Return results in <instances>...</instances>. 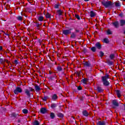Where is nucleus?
Masks as SVG:
<instances>
[{
    "instance_id": "obj_1",
    "label": "nucleus",
    "mask_w": 125,
    "mask_h": 125,
    "mask_svg": "<svg viewBox=\"0 0 125 125\" xmlns=\"http://www.w3.org/2000/svg\"><path fill=\"white\" fill-rule=\"evenodd\" d=\"M102 4L106 8L108 7H114L115 6V3H112L111 1H102Z\"/></svg>"
},
{
    "instance_id": "obj_2",
    "label": "nucleus",
    "mask_w": 125,
    "mask_h": 125,
    "mask_svg": "<svg viewBox=\"0 0 125 125\" xmlns=\"http://www.w3.org/2000/svg\"><path fill=\"white\" fill-rule=\"evenodd\" d=\"M32 91H34V89H33V88L31 87H28V88L25 89L24 90V92L25 94H26V95L28 96V97H30V96H31V92Z\"/></svg>"
},
{
    "instance_id": "obj_3",
    "label": "nucleus",
    "mask_w": 125,
    "mask_h": 125,
    "mask_svg": "<svg viewBox=\"0 0 125 125\" xmlns=\"http://www.w3.org/2000/svg\"><path fill=\"white\" fill-rule=\"evenodd\" d=\"M21 92H22V89L19 87H17L14 90V93L15 94H18V93H21Z\"/></svg>"
},
{
    "instance_id": "obj_4",
    "label": "nucleus",
    "mask_w": 125,
    "mask_h": 125,
    "mask_svg": "<svg viewBox=\"0 0 125 125\" xmlns=\"http://www.w3.org/2000/svg\"><path fill=\"white\" fill-rule=\"evenodd\" d=\"M102 81L104 85H105V86H108V85L110 84L109 82H108L107 80L104 79V78H103V79H102Z\"/></svg>"
},
{
    "instance_id": "obj_5",
    "label": "nucleus",
    "mask_w": 125,
    "mask_h": 125,
    "mask_svg": "<svg viewBox=\"0 0 125 125\" xmlns=\"http://www.w3.org/2000/svg\"><path fill=\"white\" fill-rule=\"evenodd\" d=\"M71 33H72V31H70V30H62V34H63V35H64L65 36H67V35L71 34Z\"/></svg>"
},
{
    "instance_id": "obj_6",
    "label": "nucleus",
    "mask_w": 125,
    "mask_h": 125,
    "mask_svg": "<svg viewBox=\"0 0 125 125\" xmlns=\"http://www.w3.org/2000/svg\"><path fill=\"white\" fill-rule=\"evenodd\" d=\"M95 47H96L97 49H101L102 48V45L100 44V42H97L95 44Z\"/></svg>"
},
{
    "instance_id": "obj_7",
    "label": "nucleus",
    "mask_w": 125,
    "mask_h": 125,
    "mask_svg": "<svg viewBox=\"0 0 125 125\" xmlns=\"http://www.w3.org/2000/svg\"><path fill=\"white\" fill-rule=\"evenodd\" d=\"M83 65L84 67H87L88 68L91 67V63L89 62H84Z\"/></svg>"
},
{
    "instance_id": "obj_8",
    "label": "nucleus",
    "mask_w": 125,
    "mask_h": 125,
    "mask_svg": "<svg viewBox=\"0 0 125 125\" xmlns=\"http://www.w3.org/2000/svg\"><path fill=\"white\" fill-rule=\"evenodd\" d=\"M119 24L121 27H124V26L125 25V20L124 19L120 20Z\"/></svg>"
},
{
    "instance_id": "obj_9",
    "label": "nucleus",
    "mask_w": 125,
    "mask_h": 125,
    "mask_svg": "<svg viewBox=\"0 0 125 125\" xmlns=\"http://www.w3.org/2000/svg\"><path fill=\"white\" fill-rule=\"evenodd\" d=\"M112 25L115 27V28H119V26H120V23H119V21H116L112 22Z\"/></svg>"
},
{
    "instance_id": "obj_10",
    "label": "nucleus",
    "mask_w": 125,
    "mask_h": 125,
    "mask_svg": "<svg viewBox=\"0 0 125 125\" xmlns=\"http://www.w3.org/2000/svg\"><path fill=\"white\" fill-rule=\"evenodd\" d=\"M112 104L114 106H116V107H119V103L117 102V100H114L112 101Z\"/></svg>"
},
{
    "instance_id": "obj_11",
    "label": "nucleus",
    "mask_w": 125,
    "mask_h": 125,
    "mask_svg": "<svg viewBox=\"0 0 125 125\" xmlns=\"http://www.w3.org/2000/svg\"><path fill=\"white\" fill-rule=\"evenodd\" d=\"M47 112V109L46 108L43 107L41 109V113L42 114H45Z\"/></svg>"
},
{
    "instance_id": "obj_12",
    "label": "nucleus",
    "mask_w": 125,
    "mask_h": 125,
    "mask_svg": "<svg viewBox=\"0 0 125 125\" xmlns=\"http://www.w3.org/2000/svg\"><path fill=\"white\" fill-rule=\"evenodd\" d=\"M58 99V97L57 96V95L56 94H54L52 96V100H54V101H55V100H57Z\"/></svg>"
},
{
    "instance_id": "obj_13",
    "label": "nucleus",
    "mask_w": 125,
    "mask_h": 125,
    "mask_svg": "<svg viewBox=\"0 0 125 125\" xmlns=\"http://www.w3.org/2000/svg\"><path fill=\"white\" fill-rule=\"evenodd\" d=\"M83 116H84V117H88L89 113H88L87 111L85 110H83Z\"/></svg>"
},
{
    "instance_id": "obj_14",
    "label": "nucleus",
    "mask_w": 125,
    "mask_h": 125,
    "mask_svg": "<svg viewBox=\"0 0 125 125\" xmlns=\"http://www.w3.org/2000/svg\"><path fill=\"white\" fill-rule=\"evenodd\" d=\"M106 63H107V65H108L109 66H113V65H114V62H113L110 60H107L106 61Z\"/></svg>"
},
{
    "instance_id": "obj_15",
    "label": "nucleus",
    "mask_w": 125,
    "mask_h": 125,
    "mask_svg": "<svg viewBox=\"0 0 125 125\" xmlns=\"http://www.w3.org/2000/svg\"><path fill=\"white\" fill-rule=\"evenodd\" d=\"M37 19L38 21H40V22H42V21H43V17L42 16H38L37 17Z\"/></svg>"
},
{
    "instance_id": "obj_16",
    "label": "nucleus",
    "mask_w": 125,
    "mask_h": 125,
    "mask_svg": "<svg viewBox=\"0 0 125 125\" xmlns=\"http://www.w3.org/2000/svg\"><path fill=\"white\" fill-rule=\"evenodd\" d=\"M97 90L98 92H103L104 90L101 88V87L98 86H97Z\"/></svg>"
},
{
    "instance_id": "obj_17",
    "label": "nucleus",
    "mask_w": 125,
    "mask_h": 125,
    "mask_svg": "<svg viewBox=\"0 0 125 125\" xmlns=\"http://www.w3.org/2000/svg\"><path fill=\"white\" fill-rule=\"evenodd\" d=\"M35 90H36V91H37V92H39V91H40V90H41V89L40 86H39L38 85H36L35 86Z\"/></svg>"
},
{
    "instance_id": "obj_18",
    "label": "nucleus",
    "mask_w": 125,
    "mask_h": 125,
    "mask_svg": "<svg viewBox=\"0 0 125 125\" xmlns=\"http://www.w3.org/2000/svg\"><path fill=\"white\" fill-rule=\"evenodd\" d=\"M50 118L52 119L53 120L55 118V114L53 112H51L50 114Z\"/></svg>"
},
{
    "instance_id": "obj_19",
    "label": "nucleus",
    "mask_w": 125,
    "mask_h": 125,
    "mask_svg": "<svg viewBox=\"0 0 125 125\" xmlns=\"http://www.w3.org/2000/svg\"><path fill=\"white\" fill-rule=\"evenodd\" d=\"M57 116L59 118H64V114H63V113H61V112H58L57 114Z\"/></svg>"
},
{
    "instance_id": "obj_20",
    "label": "nucleus",
    "mask_w": 125,
    "mask_h": 125,
    "mask_svg": "<svg viewBox=\"0 0 125 125\" xmlns=\"http://www.w3.org/2000/svg\"><path fill=\"white\" fill-rule=\"evenodd\" d=\"M90 17L93 18V17H95V13H94V12H93V11H91L90 12Z\"/></svg>"
},
{
    "instance_id": "obj_21",
    "label": "nucleus",
    "mask_w": 125,
    "mask_h": 125,
    "mask_svg": "<svg viewBox=\"0 0 125 125\" xmlns=\"http://www.w3.org/2000/svg\"><path fill=\"white\" fill-rule=\"evenodd\" d=\"M76 37H77V35L75 33V32H72L70 36V38L76 39Z\"/></svg>"
},
{
    "instance_id": "obj_22",
    "label": "nucleus",
    "mask_w": 125,
    "mask_h": 125,
    "mask_svg": "<svg viewBox=\"0 0 125 125\" xmlns=\"http://www.w3.org/2000/svg\"><path fill=\"white\" fill-rule=\"evenodd\" d=\"M97 125H105V122L98 121L97 123Z\"/></svg>"
},
{
    "instance_id": "obj_23",
    "label": "nucleus",
    "mask_w": 125,
    "mask_h": 125,
    "mask_svg": "<svg viewBox=\"0 0 125 125\" xmlns=\"http://www.w3.org/2000/svg\"><path fill=\"white\" fill-rule=\"evenodd\" d=\"M116 93H117V95L118 96V97H119L120 98V97H121V91L120 90H116Z\"/></svg>"
},
{
    "instance_id": "obj_24",
    "label": "nucleus",
    "mask_w": 125,
    "mask_h": 125,
    "mask_svg": "<svg viewBox=\"0 0 125 125\" xmlns=\"http://www.w3.org/2000/svg\"><path fill=\"white\" fill-rule=\"evenodd\" d=\"M103 79H104V80H107V79H109V75L106 74L105 76H102V80H103Z\"/></svg>"
},
{
    "instance_id": "obj_25",
    "label": "nucleus",
    "mask_w": 125,
    "mask_h": 125,
    "mask_svg": "<svg viewBox=\"0 0 125 125\" xmlns=\"http://www.w3.org/2000/svg\"><path fill=\"white\" fill-rule=\"evenodd\" d=\"M57 107V104L53 103L51 104V108L52 109H54L55 108H56Z\"/></svg>"
},
{
    "instance_id": "obj_26",
    "label": "nucleus",
    "mask_w": 125,
    "mask_h": 125,
    "mask_svg": "<svg viewBox=\"0 0 125 125\" xmlns=\"http://www.w3.org/2000/svg\"><path fill=\"white\" fill-rule=\"evenodd\" d=\"M82 82L83 83H84V84H86V82H88V79H86V78H84L82 80Z\"/></svg>"
},
{
    "instance_id": "obj_27",
    "label": "nucleus",
    "mask_w": 125,
    "mask_h": 125,
    "mask_svg": "<svg viewBox=\"0 0 125 125\" xmlns=\"http://www.w3.org/2000/svg\"><path fill=\"white\" fill-rule=\"evenodd\" d=\"M22 113H23V114H28L29 113V110L27 109H24L22 110Z\"/></svg>"
},
{
    "instance_id": "obj_28",
    "label": "nucleus",
    "mask_w": 125,
    "mask_h": 125,
    "mask_svg": "<svg viewBox=\"0 0 125 125\" xmlns=\"http://www.w3.org/2000/svg\"><path fill=\"white\" fill-rule=\"evenodd\" d=\"M104 42H105V43H109V42H110V41H109V40H108V39L104 38Z\"/></svg>"
},
{
    "instance_id": "obj_29",
    "label": "nucleus",
    "mask_w": 125,
    "mask_h": 125,
    "mask_svg": "<svg viewBox=\"0 0 125 125\" xmlns=\"http://www.w3.org/2000/svg\"><path fill=\"white\" fill-rule=\"evenodd\" d=\"M96 46H94V47H92L91 48V50L93 52H95V51H96Z\"/></svg>"
},
{
    "instance_id": "obj_30",
    "label": "nucleus",
    "mask_w": 125,
    "mask_h": 125,
    "mask_svg": "<svg viewBox=\"0 0 125 125\" xmlns=\"http://www.w3.org/2000/svg\"><path fill=\"white\" fill-rule=\"evenodd\" d=\"M106 33L107 35H112V34H113V33L112 32V31H111V30L110 29H108L106 31Z\"/></svg>"
},
{
    "instance_id": "obj_31",
    "label": "nucleus",
    "mask_w": 125,
    "mask_h": 125,
    "mask_svg": "<svg viewBox=\"0 0 125 125\" xmlns=\"http://www.w3.org/2000/svg\"><path fill=\"white\" fill-rule=\"evenodd\" d=\"M57 13L59 16H61V15H62V12H61V10H58L57 11Z\"/></svg>"
},
{
    "instance_id": "obj_32",
    "label": "nucleus",
    "mask_w": 125,
    "mask_h": 125,
    "mask_svg": "<svg viewBox=\"0 0 125 125\" xmlns=\"http://www.w3.org/2000/svg\"><path fill=\"white\" fill-rule=\"evenodd\" d=\"M109 57L110 58V59L111 60H112V59H113L114 58H115V55L111 54L110 55Z\"/></svg>"
},
{
    "instance_id": "obj_33",
    "label": "nucleus",
    "mask_w": 125,
    "mask_h": 125,
    "mask_svg": "<svg viewBox=\"0 0 125 125\" xmlns=\"http://www.w3.org/2000/svg\"><path fill=\"white\" fill-rule=\"evenodd\" d=\"M33 125H40V123H39V121L36 120L34 121Z\"/></svg>"
},
{
    "instance_id": "obj_34",
    "label": "nucleus",
    "mask_w": 125,
    "mask_h": 125,
    "mask_svg": "<svg viewBox=\"0 0 125 125\" xmlns=\"http://www.w3.org/2000/svg\"><path fill=\"white\" fill-rule=\"evenodd\" d=\"M99 53V56L100 57H103V56H104V53H103V52L100 51Z\"/></svg>"
},
{
    "instance_id": "obj_35",
    "label": "nucleus",
    "mask_w": 125,
    "mask_h": 125,
    "mask_svg": "<svg viewBox=\"0 0 125 125\" xmlns=\"http://www.w3.org/2000/svg\"><path fill=\"white\" fill-rule=\"evenodd\" d=\"M115 6L116 7H119V6H121V4L119 2H115Z\"/></svg>"
},
{
    "instance_id": "obj_36",
    "label": "nucleus",
    "mask_w": 125,
    "mask_h": 125,
    "mask_svg": "<svg viewBox=\"0 0 125 125\" xmlns=\"http://www.w3.org/2000/svg\"><path fill=\"white\" fill-rule=\"evenodd\" d=\"M119 16L120 17H121V18H124V14L122 13H120V14H119Z\"/></svg>"
},
{
    "instance_id": "obj_37",
    "label": "nucleus",
    "mask_w": 125,
    "mask_h": 125,
    "mask_svg": "<svg viewBox=\"0 0 125 125\" xmlns=\"http://www.w3.org/2000/svg\"><path fill=\"white\" fill-rule=\"evenodd\" d=\"M75 17L77 18L78 20H81V17L79 15H75Z\"/></svg>"
},
{
    "instance_id": "obj_38",
    "label": "nucleus",
    "mask_w": 125,
    "mask_h": 125,
    "mask_svg": "<svg viewBox=\"0 0 125 125\" xmlns=\"http://www.w3.org/2000/svg\"><path fill=\"white\" fill-rule=\"evenodd\" d=\"M17 19H18V20H19L20 21H22V17L19 16L17 17Z\"/></svg>"
},
{
    "instance_id": "obj_39",
    "label": "nucleus",
    "mask_w": 125,
    "mask_h": 125,
    "mask_svg": "<svg viewBox=\"0 0 125 125\" xmlns=\"http://www.w3.org/2000/svg\"><path fill=\"white\" fill-rule=\"evenodd\" d=\"M57 70H58V71H59L60 72V71H62V67H61V66H58Z\"/></svg>"
},
{
    "instance_id": "obj_40",
    "label": "nucleus",
    "mask_w": 125,
    "mask_h": 125,
    "mask_svg": "<svg viewBox=\"0 0 125 125\" xmlns=\"http://www.w3.org/2000/svg\"><path fill=\"white\" fill-rule=\"evenodd\" d=\"M42 100H43V101H46V100H47V96H44L42 98Z\"/></svg>"
},
{
    "instance_id": "obj_41",
    "label": "nucleus",
    "mask_w": 125,
    "mask_h": 125,
    "mask_svg": "<svg viewBox=\"0 0 125 125\" xmlns=\"http://www.w3.org/2000/svg\"><path fill=\"white\" fill-rule=\"evenodd\" d=\"M55 8H56V9L59 8V4H56L55 5Z\"/></svg>"
},
{
    "instance_id": "obj_42",
    "label": "nucleus",
    "mask_w": 125,
    "mask_h": 125,
    "mask_svg": "<svg viewBox=\"0 0 125 125\" xmlns=\"http://www.w3.org/2000/svg\"><path fill=\"white\" fill-rule=\"evenodd\" d=\"M14 63L16 64L17 65L18 64V61H17V60H16L14 61Z\"/></svg>"
},
{
    "instance_id": "obj_43",
    "label": "nucleus",
    "mask_w": 125,
    "mask_h": 125,
    "mask_svg": "<svg viewBox=\"0 0 125 125\" xmlns=\"http://www.w3.org/2000/svg\"><path fill=\"white\" fill-rule=\"evenodd\" d=\"M77 89H78V90H82V86H79L77 87Z\"/></svg>"
},
{
    "instance_id": "obj_44",
    "label": "nucleus",
    "mask_w": 125,
    "mask_h": 125,
    "mask_svg": "<svg viewBox=\"0 0 125 125\" xmlns=\"http://www.w3.org/2000/svg\"><path fill=\"white\" fill-rule=\"evenodd\" d=\"M49 81H52V80H53V76H51L50 77L48 78Z\"/></svg>"
},
{
    "instance_id": "obj_45",
    "label": "nucleus",
    "mask_w": 125,
    "mask_h": 125,
    "mask_svg": "<svg viewBox=\"0 0 125 125\" xmlns=\"http://www.w3.org/2000/svg\"><path fill=\"white\" fill-rule=\"evenodd\" d=\"M50 14H49V13H47V18L50 19Z\"/></svg>"
},
{
    "instance_id": "obj_46",
    "label": "nucleus",
    "mask_w": 125,
    "mask_h": 125,
    "mask_svg": "<svg viewBox=\"0 0 125 125\" xmlns=\"http://www.w3.org/2000/svg\"><path fill=\"white\" fill-rule=\"evenodd\" d=\"M2 62H3V60H2V59H0V64H1V63H2Z\"/></svg>"
},
{
    "instance_id": "obj_47",
    "label": "nucleus",
    "mask_w": 125,
    "mask_h": 125,
    "mask_svg": "<svg viewBox=\"0 0 125 125\" xmlns=\"http://www.w3.org/2000/svg\"><path fill=\"white\" fill-rule=\"evenodd\" d=\"M86 51H87L86 49H84L83 50V52H84V53H86Z\"/></svg>"
},
{
    "instance_id": "obj_48",
    "label": "nucleus",
    "mask_w": 125,
    "mask_h": 125,
    "mask_svg": "<svg viewBox=\"0 0 125 125\" xmlns=\"http://www.w3.org/2000/svg\"><path fill=\"white\" fill-rule=\"evenodd\" d=\"M49 60H50L51 61V59L50 58V57L48 55V61H49Z\"/></svg>"
},
{
    "instance_id": "obj_49",
    "label": "nucleus",
    "mask_w": 125,
    "mask_h": 125,
    "mask_svg": "<svg viewBox=\"0 0 125 125\" xmlns=\"http://www.w3.org/2000/svg\"><path fill=\"white\" fill-rule=\"evenodd\" d=\"M49 74L50 75H51V74H53V73L52 72H51L50 70H49Z\"/></svg>"
},
{
    "instance_id": "obj_50",
    "label": "nucleus",
    "mask_w": 125,
    "mask_h": 125,
    "mask_svg": "<svg viewBox=\"0 0 125 125\" xmlns=\"http://www.w3.org/2000/svg\"><path fill=\"white\" fill-rule=\"evenodd\" d=\"M1 50H2V47L0 46V51H1Z\"/></svg>"
},
{
    "instance_id": "obj_51",
    "label": "nucleus",
    "mask_w": 125,
    "mask_h": 125,
    "mask_svg": "<svg viewBox=\"0 0 125 125\" xmlns=\"http://www.w3.org/2000/svg\"><path fill=\"white\" fill-rule=\"evenodd\" d=\"M75 32H76V33H79V32H80V30H75Z\"/></svg>"
},
{
    "instance_id": "obj_52",
    "label": "nucleus",
    "mask_w": 125,
    "mask_h": 125,
    "mask_svg": "<svg viewBox=\"0 0 125 125\" xmlns=\"http://www.w3.org/2000/svg\"><path fill=\"white\" fill-rule=\"evenodd\" d=\"M81 101H83V98H80Z\"/></svg>"
},
{
    "instance_id": "obj_53",
    "label": "nucleus",
    "mask_w": 125,
    "mask_h": 125,
    "mask_svg": "<svg viewBox=\"0 0 125 125\" xmlns=\"http://www.w3.org/2000/svg\"><path fill=\"white\" fill-rule=\"evenodd\" d=\"M72 30H73V29L70 28V29H69L68 30V31H70V32H71V31H72Z\"/></svg>"
},
{
    "instance_id": "obj_54",
    "label": "nucleus",
    "mask_w": 125,
    "mask_h": 125,
    "mask_svg": "<svg viewBox=\"0 0 125 125\" xmlns=\"http://www.w3.org/2000/svg\"><path fill=\"white\" fill-rule=\"evenodd\" d=\"M51 66H52V64H51V63L49 65V68H50V67H51Z\"/></svg>"
},
{
    "instance_id": "obj_55",
    "label": "nucleus",
    "mask_w": 125,
    "mask_h": 125,
    "mask_svg": "<svg viewBox=\"0 0 125 125\" xmlns=\"http://www.w3.org/2000/svg\"><path fill=\"white\" fill-rule=\"evenodd\" d=\"M84 0V1H89V0Z\"/></svg>"
},
{
    "instance_id": "obj_56",
    "label": "nucleus",
    "mask_w": 125,
    "mask_h": 125,
    "mask_svg": "<svg viewBox=\"0 0 125 125\" xmlns=\"http://www.w3.org/2000/svg\"><path fill=\"white\" fill-rule=\"evenodd\" d=\"M46 18H47V15H46Z\"/></svg>"
},
{
    "instance_id": "obj_57",
    "label": "nucleus",
    "mask_w": 125,
    "mask_h": 125,
    "mask_svg": "<svg viewBox=\"0 0 125 125\" xmlns=\"http://www.w3.org/2000/svg\"><path fill=\"white\" fill-rule=\"evenodd\" d=\"M60 19H61V17H60Z\"/></svg>"
},
{
    "instance_id": "obj_58",
    "label": "nucleus",
    "mask_w": 125,
    "mask_h": 125,
    "mask_svg": "<svg viewBox=\"0 0 125 125\" xmlns=\"http://www.w3.org/2000/svg\"><path fill=\"white\" fill-rule=\"evenodd\" d=\"M72 118L74 119V117H72Z\"/></svg>"
},
{
    "instance_id": "obj_59",
    "label": "nucleus",
    "mask_w": 125,
    "mask_h": 125,
    "mask_svg": "<svg viewBox=\"0 0 125 125\" xmlns=\"http://www.w3.org/2000/svg\"><path fill=\"white\" fill-rule=\"evenodd\" d=\"M48 70H49V69H48Z\"/></svg>"
}]
</instances>
